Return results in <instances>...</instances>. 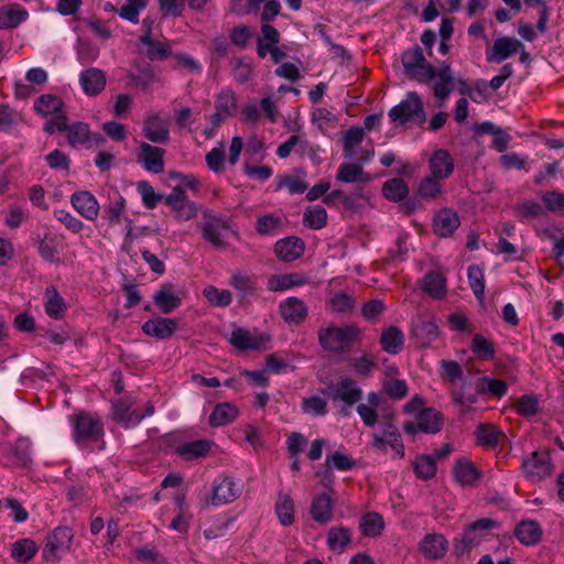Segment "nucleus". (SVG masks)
Instances as JSON below:
<instances>
[{
  "instance_id": "e2e57ef3",
  "label": "nucleus",
  "mask_w": 564,
  "mask_h": 564,
  "mask_svg": "<svg viewBox=\"0 0 564 564\" xmlns=\"http://www.w3.org/2000/svg\"><path fill=\"white\" fill-rule=\"evenodd\" d=\"M145 7V0H127V2L118 10V14L123 20L131 23H138L140 11Z\"/></svg>"
},
{
  "instance_id": "412c9836",
  "label": "nucleus",
  "mask_w": 564,
  "mask_h": 564,
  "mask_svg": "<svg viewBox=\"0 0 564 564\" xmlns=\"http://www.w3.org/2000/svg\"><path fill=\"white\" fill-rule=\"evenodd\" d=\"M311 516L319 524H326L333 520L334 500L329 492L316 496L311 505Z\"/></svg>"
},
{
  "instance_id": "72a5a7b5",
  "label": "nucleus",
  "mask_w": 564,
  "mask_h": 564,
  "mask_svg": "<svg viewBox=\"0 0 564 564\" xmlns=\"http://www.w3.org/2000/svg\"><path fill=\"white\" fill-rule=\"evenodd\" d=\"M327 546L337 554L345 552L346 546L351 543V530L347 527H333L327 533Z\"/></svg>"
},
{
  "instance_id": "8fccbe9b",
  "label": "nucleus",
  "mask_w": 564,
  "mask_h": 564,
  "mask_svg": "<svg viewBox=\"0 0 564 564\" xmlns=\"http://www.w3.org/2000/svg\"><path fill=\"white\" fill-rule=\"evenodd\" d=\"M67 140L70 147L76 148L89 141L90 131L87 123L77 121L73 124H68Z\"/></svg>"
},
{
  "instance_id": "39448f33",
  "label": "nucleus",
  "mask_w": 564,
  "mask_h": 564,
  "mask_svg": "<svg viewBox=\"0 0 564 564\" xmlns=\"http://www.w3.org/2000/svg\"><path fill=\"white\" fill-rule=\"evenodd\" d=\"M322 392L324 394L327 393L328 398L333 401H343L347 408H351L355 403L359 402L362 397L361 389L358 387L357 382L349 377H343L337 382L328 384Z\"/></svg>"
},
{
  "instance_id": "09e8293b",
  "label": "nucleus",
  "mask_w": 564,
  "mask_h": 564,
  "mask_svg": "<svg viewBox=\"0 0 564 564\" xmlns=\"http://www.w3.org/2000/svg\"><path fill=\"white\" fill-rule=\"evenodd\" d=\"M126 209V199L117 194L115 198L110 199L108 205L102 208V218L112 226L119 223L122 213Z\"/></svg>"
},
{
  "instance_id": "2eb2a0df",
  "label": "nucleus",
  "mask_w": 564,
  "mask_h": 564,
  "mask_svg": "<svg viewBox=\"0 0 564 564\" xmlns=\"http://www.w3.org/2000/svg\"><path fill=\"white\" fill-rule=\"evenodd\" d=\"M177 329V322L169 317H154L142 325V332L159 340L171 338Z\"/></svg>"
},
{
  "instance_id": "473e14b6",
  "label": "nucleus",
  "mask_w": 564,
  "mask_h": 564,
  "mask_svg": "<svg viewBox=\"0 0 564 564\" xmlns=\"http://www.w3.org/2000/svg\"><path fill=\"white\" fill-rule=\"evenodd\" d=\"M228 340L241 351L258 350L262 344L261 338L252 336L248 329L240 327L230 333Z\"/></svg>"
},
{
  "instance_id": "ddd939ff",
  "label": "nucleus",
  "mask_w": 564,
  "mask_h": 564,
  "mask_svg": "<svg viewBox=\"0 0 564 564\" xmlns=\"http://www.w3.org/2000/svg\"><path fill=\"white\" fill-rule=\"evenodd\" d=\"M452 474L454 480L462 487H475L482 476L476 465L466 458L454 463Z\"/></svg>"
},
{
  "instance_id": "13d9d810",
  "label": "nucleus",
  "mask_w": 564,
  "mask_h": 564,
  "mask_svg": "<svg viewBox=\"0 0 564 564\" xmlns=\"http://www.w3.org/2000/svg\"><path fill=\"white\" fill-rule=\"evenodd\" d=\"M281 227V218L273 214H268L258 218L256 229L260 235L274 236L279 234Z\"/></svg>"
},
{
  "instance_id": "f704fd0d",
  "label": "nucleus",
  "mask_w": 564,
  "mask_h": 564,
  "mask_svg": "<svg viewBox=\"0 0 564 564\" xmlns=\"http://www.w3.org/2000/svg\"><path fill=\"white\" fill-rule=\"evenodd\" d=\"M422 290L433 299H443L446 294V279L440 272H427L422 279Z\"/></svg>"
},
{
  "instance_id": "4d7b16f0",
  "label": "nucleus",
  "mask_w": 564,
  "mask_h": 564,
  "mask_svg": "<svg viewBox=\"0 0 564 564\" xmlns=\"http://www.w3.org/2000/svg\"><path fill=\"white\" fill-rule=\"evenodd\" d=\"M216 110L231 117L237 111V98L231 89L221 90L216 100Z\"/></svg>"
},
{
  "instance_id": "f257e3e1",
  "label": "nucleus",
  "mask_w": 564,
  "mask_h": 564,
  "mask_svg": "<svg viewBox=\"0 0 564 564\" xmlns=\"http://www.w3.org/2000/svg\"><path fill=\"white\" fill-rule=\"evenodd\" d=\"M360 329L352 324L345 326L329 325L322 327L317 332L321 347L330 352H344L350 349L354 343L359 338Z\"/></svg>"
},
{
  "instance_id": "393cba45",
  "label": "nucleus",
  "mask_w": 564,
  "mask_h": 564,
  "mask_svg": "<svg viewBox=\"0 0 564 564\" xmlns=\"http://www.w3.org/2000/svg\"><path fill=\"white\" fill-rule=\"evenodd\" d=\"M80 85L88 96L99 95L106 86V74L99 68H88L80 73Z\"/></svg>"
},
{
  "instance_id": "7ed1b4c3",
  "label": "nucleus",
  "mask_w": 564,
  "mask_h": 564,
  "mask_svg": "<svg viewBox=\"0 0 564 564\" xmlns=\"http://www.w3.org/2000/svg\"><path fill=\"white\" fill-rule=\"evenodd\" d=\"M495 527H497V522L489 518H481L470 523L464 530L460 538L455 540L454 553L456 556L459 557L478 545Z\"/></svg>"
},
{
  "instance_id": "6e6d98bb",
  "label": "nucleus",
  "mask_w": 564,
  "mask_h": 564,
  "mask_svg": "<svg viewBox=\"0 0 564 564\" xmlns=\"http://www.w3.org/2000/svg\"><path fill=\"white\" fill-rule=\"evenodd\" d=\"M405 74L412 80L420 84H427L436 77V67L425 59L423 63L416 65L414 69H410Z\"/></svg>"
},
{
  "instance_id": "603ef678",
  "label": "nucleus",
  "mask_w": 564,
  "mask_h": 564,
  "mask_svg": "<svg viewBox=\"0 0 564 564\" xmlns=\"http://www.w3.org/2000/svg\"><path fill=\"white\" fill-rule=\"evenodd\" d=\"M467 278L475 296L482 301L485 295L484 270L477 264H471L467 269Z\"/></svg>"
},
{
  "instance_id": "9b49d317",
  "label": "nucleus",
  "mask_w": 564,
  "mask_h": 564,
  "mask_svg": "<svg viewBox=\"0 0 564 564\" xmlns=\"http://www.w3.org/2000/svg\"><path fill=\"white\" fill-rule=\"evenodd\" d=\"M142 134L153 143L166 144L170 140L167 121L159 113L149 115L143 122Z\"/></svg>"
},
{
  "instance_id": "4c0bfd02",
  "label": "nucleus",
  "mask_w": 564,
  "mask_h": 564,
  "mask_svg": "<svg viewBox=\"0 0 564 564\" xmlns=\"http://www.w3.org/2000/svg\"><path fill=\"white\" fill-rule=\"evenodd\" d=\"M229 284L237 291L239 302L248 301L257 291L256 279L241 273L232 274Z\"/></svg>"
},
{
  "instance_id": "0eeeda50",
  "label": "nucleus",
  "mask_w": 564,
  "mask_h": 564,
  "mask_svg": "<svg viewBox=\"0 0 564 564\" xmlns=\"http://www.w3.org/2000/svg\"><path fill=\"white\" fill-rule=\"evenodd\" d=\"M412 337L420 347H427L438 336V325L433 316L419 314L412 319Z\"/></svg>"
},
{
  "instance_id": "f03ea898",
  "label": "nucleus",
  "mask_w": 564,
  "mask_h": 564,
  "mask_svg": "<svg viewBox=\"0 0 564 564\" xmlns=\"http://www.w3.org/2000/svg\"><path fill=\"white\" fill-rule=\"evenodd\" d=\"M388 116L392 122L399 124L408 122L422 124L426 120L423 101L416 91H409L404 100L389 110Z\"/></svg>"
},
{
  "instance_id": "c03bdc74",
  "label": "nucleus",
  "mask_w": 564,
  "mask_h": 564,
  "mask_svg": "<svg viewBox=\"0 0 564 564\" xmlns=\"http://www.w3.org/2000/svg\"><path fill=\"white\" fill-rule=\"evenodd\" d=\"M32 442L28 437L17 440L12 448L13 463L19 467H29L32 464Z\"/></svg>"
},
{
  "instance_id": "37998d69",
  "label": "nucleus",
  "mask_w": 564,
  "mask_h": 564,
  "mask_svg": "<svg viewBox=\"0 0 564 564\" xmlns=\"http://www.w3.org/2000/svg\"><path fill=\"white\" fill-rule=\"evenodd\" d=\"M64 299L59 295L54 286H48L45 290V312L46 314L55 319L63 317L65 311Z\"/></svg>"
},
{
  "instance_id": "bb28decb",
  "label": "nucleus",
  "mask_w": 564,
  "mask_h": 564,
  "mask_svg": "<svg viewBox=\"0 0 564 564\" xmlns=\"http://www.w3.org/2000/svg\"><path fill=\"white\" fill-rule=\"evenodd\" d=\"M171 283H164L153 295V303L163 314H169L181 305V297L173 292Z\"/></svg>"
},
{
  "instance_id": "3c124183",
  "label": "nucleus",
  "mask_w": 564,
  "mask_h": 564,
  "mask_svg": "<svg viewBox=\"0 0 564 564\" xmlns=\"http://www.w3.org/2000/svg\"><path fill=\"white\" fill-rule=\"evenodd\" d=\"M275 512L282 525H290L294 521V503L289 495H280L275 503Z\"/></svg>"
},
{
  "instance_id": "774afa93",
  "label": "nucleus",
  "mask_w": 564,
  "mask_h": 564,
  "mask_svg": "<svg viewBox=\"0 0 564 564\" xmlns=\"http://www.w3.org/2000/svg\"><path fill=\"white\" fill-rule=\"evenodd\" d=\"M542 200L547 210L564 215V193L557 191L545 192Z\"/></svg>"
},
{
  "instance_id": "aec40b11",
  "label": "nucleus",
  "mask_w": 564,
  "mask_h": 564,
  "mask_svg": "<svg viewBox=\"0 0 564 564\" xmlns=\"http://www.w3.org/2000/svg\"><path fill=\"white\" fill-rule=\"evenodd\" d=\"M460 224L456 212L449 208H443L433 219V230L440 237H451Z\"/></svg>"
},
{
  "instance_id": "a19ab883",
  "label": "nucleus",
  "mask_w": 564,
  "mask_h": 564,
  "mask_svg": "<svg viewBox=\"0 0 564 564\" xmlns=\"http://www.w3.org/2000/svg\"><path fill=\"white\" fill-rule=\"evenodd\" d=\"M63 107V100L59 97L51 94H44L40 96L34 102V110L43 117H47L48 115H57L62 111Z\"/></svg>"
},
{
  "instance_id": "6e6552de",
  "label": "nucleus",
  "mask_w": 564,
  "mask_h": 564,
  "mask_svg": "<svg viewBox=\"0 0 564 564\" xmlns=\"http://www.w3.org/2000/svg\"><path fill=\"white\" fill-rule=\"evenodd\" d=\"M74 417V440L76 443L83 441H97L104 433L102 424L90 414L80 413Z\"/></svg>"
},
{
  "instance_id": "a18cd8bd",
  "label": "nucleus",
  "mask_w": 564,
  "mask_h": 564,
  "mask_svg": "<svg viewBox=\"0 0 564 564\" xmlns=\"http://www.w3.org/2000/svg\"><path fill=\"white\" fill-rule=\"evenodd\" d=\"M303 224L314 230L324 228L327 225V212L321 205L308 206L303 214Z\"/></svg>"
},
{
  "instance_id": "a211bd4d",
  "label": "nucleus",
  "mask_w": 564,
  "mask_h": 564,
  "mask_svg": "<svg viewBox=\"0 0 564 564\" xmlns=\"http://www.w3.org/2000/svg\"><path fill=\"white\" fill-rule=\"evenodd\" d=\"M431 176L441 181L448 178L454 171V160L444 149L436 150L429 160Z\"/></svg>"
},
{
  "instance_id": "f3484780",
  "label": "nucleus",
  "mask_w": 564,
  "mask_h": 564,
  "mask_svg": "<svg viewBox=\"0 0 564 564\" xmlns=\"http://www.w3.org/2000/svg\"><path fill=\"white\" fill-rule=\"evenodd\" d=\"M448 541L441 533H429L420 542L421 554L429 560H440L445 556Z\"/></svg>"
},
{
  "instance_id": "680f3d73",
  "label": "nucleus",
  "mask_w": 564,
  "mask_h": 564,
  "mask_svg": "<svg viewBox=\"0 0 564 564\" xmlns=\"http://www.w3.org/2000/svg\"><path fill=\"white\" fill-rule=\"evenodd\" d=\"M301 410L305 414L324 416L327 413V402L318 395L305 398L302 400Z\"/></svg>"
},
{
  "instance_id": "423d86ee",
  "label": "nucleus",
  "mask_w": 564,
  "mask_h": 564,
  "mask_svg": "<svg viewBox=\"0 0 564 564\" xmlns=\"http://www.w3.org/2000/svg\"><path fill=\"white\" fill-rule=\"evenodd\" d=\"M242 492V485L232 477L224 476L213 482L209 502L213 506L228 505L237 500Z\"/></svg>"
},
{
  "instance_id": "7c9ffc66",
  "label": "nucleus",
  "mask_w": 564,
  "mask_h": 564,
  "mask_svg": "<svg viewBox=\"0 0 564 564\" xmlns=\"http://www.w3.org/2000/svg\"><path fill=\"white\" fill-rule=\"evenodd\" d=\"M139 42L145 46L144 55L151 61H165L173 55L172 47L166 42H161L148 36H140Z\"/></svg>"
},
{
  "instance_id": "dca6fc26",
  "label": "nucleus",
  "mask_w": 564,
  "mask_h": 564,
  "mask_svg": "<svg viewBox=\"0 0 564 564\" xmlns=\"http://www.w3.org/2000/svg\"><path fill=\"white\" fill-rule=\"evenodd\" d=\"M70 204L87 220H95L100 209L98 200L88 191L75 192L70 196Z\"/></svg>"
},
{
  "instance_id": "de8ad7c7",
  "label": "nucleus",
  "mask_w": 564,
  "mask_h": 564,
  "mask_svg": "<svg viewBox=\"0 0 564 564\" xmlns=\"http://www.w3.org/2000/svg\"><path fill=\"white\" fill-rule=\"evenodd\" d=\"M443 192V187L441 184V180L433 177L431 175H426L423 177L416 189V194L420 198L432 200L435 199Z\"/></svg>"
},
{
  "instance_id": "e433bc0d",
  "label": "nucleus",
  "mask_w": 564,
  "mask_h": 564,
  "mask_svg": "<svg viewBox=\"0 0 564 564\" xmlns=\"http://www.w3.org/2000/svg\"><path fill=\"white\" fill-rule=\"evenodd\" d=\"M37 553V545L32 539L23 538L11 544L10 555L19 563L30 562Z\"/></svg>"
},
{
  "instance_id": "0e129e2a",
  "label": "nucleus",
  "mask_w": 564,
  "mask_h": 564,
  "mask_svg": "<svg viewBox=\"0 0 564 564\" xmlns=\"http://www.w3.org/2000/svg\"><path fill=\"white\" fill-rule=\"evenodd\" d=\"M518 212V218L524 223L528 219L536 218L543 214V207L540 203L534 200H524L514 206Z\"/></svg>"
},
{
  "instance_id": "2f4dec72",
  "label": "nucleus",
  "mask_w": 564,
  "mask_h": 564,
  "mask_svg": "<svg viewBox=\"0 0 564 564\" xmlns=\"http://www.w3.org/2000/svg\"><path fill=\"white\" fill-rule=\"evenodd\" d=\"M382 349L391 355H397L403 349L404 335L397 326L384 328L380 336Z\"/></svg>"
},
{
  "instance_id": "bf43d9fd",
  "label": "nucleus",
  "mask_w": 564,
  "mask_h": 564,
  "mask_svg": "<svg viewBox=\"0 0 564 564\" xmlns=\"http://www.w3.org/2000/svg\"><path fill=\"white\" fill-rule=\"evenodd\" d=\"M203 295L212 305L219 307L228 306L232 299L228 290H219L214 285L206 286L203 291Z\"/></svg>"
},
{
  "instance_id": "c756f323",
  "label": "nucleus",
  "mask_w": 564,
  "mask_h": 564,
  "mask_svg": "<svg viewBox=\"0 0 564 564\" xmlns=\"http://www.w3.org/2000/svg\"><path fill=\"white\" fill-rule=\"evenodd\" d=\"M237 406L225 402L217 404L208 417V423L213 427H219L232 423L238 417Z\"/></svg>"
},
{
  "instance_id": "052dcab7",
  "label": "nucleus",
  "mask_w": 564,
  "mask_h": 564,
  "mask_svg": "<svg viewBox=\"0 0 564 564\" xmlns=\"http://www.w3.org/2000/svg\"><path fill=\"white\" fill-rule=\"evenodd\" d=\"M37 252L40 257L50 263H58V252L56 249L55 239L53 237L45 236L37 241Z\"/></svg>"
},
{
  "instance_id": "9d476101",
  "label": "nucleus",
  "mask_w": 564,
  "mask_h": 564,
  "mask_svg": "<svg viewBox=\"0 0 564 564\" xmlns=\"http://www.w3.org/2000/svg\"><path fill=\"white\" fill-rule=\"evenodd\" d=\"M523 48V44L516 37L501 36L494 41L491 50H487L486 59L488 63L500 64L511 55Z\"/></svg>"
},
{
  "instance_id": "4468645a",
  "label": "nucleus",
  "mask_w": 564,
  "mask_h": 564,
  "mask_svg": "<svg viewBox=\"0 0 564 564\" xmlns=\"http://www.w3.org/2000/svg\"><path fill=\"white\" fill-rule=\"evenodd\" d=\"M73 539L68 527H57L48 536L43 550L45 561L56 557L57 551L68 550Z\"/></svg>"
},
{
  "instance_id": "5fc2aeb1",
  "label": "nucleus",
  "mask_w": 564,
  "mask_h": 564,
  "mask_svg": "<svg viewBox=\"0 0 564 564\" xmlns=\"http://www.w3.org/2000/svg\"><path fill=\"white\" fill-rule=\"evenodd\" d=\"M471 351L482 360H490L495 357V347L491 341L482 335L476 334L470 344Z\"/></svg>"
},
{
  "instance_id": "f8f14e48",
  "label": "nucleus",
  "mask_w": 564,
  "mask_h": 564,
  "mask_svg": "<svg viewBox=\"0 0 564 564\" xmlns=\"http://www.w3.org/2000/svg\"><path fill=\"white\" fill-rule=\"evenodd\" d=\"M164 149L142 142L137 158L147 171L159 174L164 171Z\"/></svg>"
},
{
  "instance_id": "864d4df0",
  "label": "nucleus",
  "mask_w": 564,
  "mask_h": 564,
  "mask_svg": "<svg viewBox=\"0 0 564 564\" xmlns=\"http://www.w3.org/2000/svg\"><path fill=\"white\" fill-rule=\"evenodd\" d=\"M137 191L142 198L143 205L148 209H154L164 197L163 194L155 193L153 186L147 181L138 182Z\"/></svg>"
},
{
  "instance_id": "b1692460",
  "label": "nucleus",
  "mask_w": 564,
  "mask_h": 564,
  "mask_svg": "<svg viewBox=\"0 0 564 564\" xmlns=\"http://www.w3.org/2000/svg\"><path fill=\"white\" fill-rule=\"evenodd\" d=\"M543 530L535 520H522L514 528V536L523 545L538 544L542 539Z\"/></svg>"
},
{
  "instance_id": "1a4fd4ad",
  "label": "nucleus",
  "mask_w": 564,
  "mask_h": 564,
  "mask_svg": "<svg viewBox=\"0 0 564 564\" xmlns=\"http://www.w3.org/2000/svg\"><path fill=\"white\" fill-rule=\"evenodd\" d=\"M522 468L529 479L540 481L552 474L553 465L549 453L534 452L522 463Z\"/></svg>"
},
{
  "instance_id": "5701e85b",
  "label": "nucleus",
  "mask_w": 564,
  "mask_h": 564,
  "mask_svg": "<svg viewBox=\"0 0 564 564\" xmlns=\"http://www.w3.org/2000/svg\"><path fill=\"white\" fill-rule=\"evenodd\" d=\"M279 310L285 322L296 325L301 324L307 316V307L305 303L293 296L281 302Z\"/></svg>"
},
{
  "instance_id": "a878e982",
  "label": "nucleus",
  "mask_w": 564,
  "mask_h": 564,
  "mask_svg": "<svg viewBox=\"0 0 564 564\" xmlns=\"http://www.w3.org/2000/svg\"><path fill=\"white\" fill-rule=\"evenodd\" d=\"M210 449V441L196 440L177 445L175 447V454L184 460L191 462L207 456Z\"/></svg>"
},
{
  "instance_id": "338daca9",
  "label": "nucleus",
  "mask_w": 564,
  "mask_h": 564,
  "mask_svg": "<svg viewBox=\"0 0 564 564\" xmlns=\"http://www.w3.org/2000/svg\"><path fill=\"white\" fill-rule=\"evenodd\" d=\"M425 61L422 48L415 44L414 46L408 48L402 53L401 62L404 68V73L410 69H414V67Z\"/></svg>"
},
{
  "instance_id": "69168bd1",
  "label": "nucleus",
  "mask_w": 564,
  "mask_h": 564,
  "mask_svg": "<svg viewBox=\"0 0 564 564\" xmlns=\"http://www.w3.org/2000/svg\"><path fill=\"white\" fill-rule=\"evenodd\" d=\"M45 161L50 169L68 173L70 169V159L63 151L55 149L45 155Z\"/></svg>"
},
{
  "instance_id": "ea45409f",
  "label": "nucleus",
  "mask_w": 564,
  "mask_h": 564,
  "mask_svg": "<svg viewBox=\"0 0 564 564\" xmlns=\"http://www.w3.org/2000/svg\"><path fill=\"white\" fill-rule=\"evenodd\" d=\"M359 529L365 536H380L384 529V521L380 513L368 512L359 520Z\"/></svg>"
},
{
  "instance_id": "49530a36",
  "label": "nucleus",
  "mask_w": 564,
  "mask_h": 564,
  "mask_svg": "<svg viewBox=\"0 0 564 564\" xmlns=\"http://www.w3.org/2000/svg\"><path fill=\"white\" fill-rule=\"evenodd\" d=\"M383 196L391 202H400L409 194V187L402 178H391L382 185Z\"/></svg>"
},
{
  "instance_id": "4be33fe9",
  "label": "nucleus",
  "mask_w": 564,
  "mask_h": 564,
  "mask_svg": "<svg viewBox=\"0 0 564 564\" xmlns=\"http://www.w3.org/2000/svg\"><path fill=\"white\" fill-rule=\"evenodd\" d=\"M371 446L382 453L390 446L399 458L404 456V445L399 431L389 433H373Z\"/></svg>"
},
{
  "instance_id": "79ce46f5",
  "label": "nucleus",
  "mask_w": 564,
  "mask_h": 564,
  "mask_svg": "<svg viewBox=\"0 0 564 564\" xmlns=\"http://www.w3.org/2000/svg\"><path fill=\"white\" fill-rule=\"evenodd\" d=\"M415 476L421 480H430L436 475L437 466L432 455H419L412 463Z\"/></svg>"
},
{
  "instance_id": "c85d7f7f",
  "label": "nucleus",
  "mask_w": 564,
  "mask_h": 564,
  "mask_svg": "<svg viewBox=\"0 0 564 564\" xmlns=\"http://www.w3.org/2000/svg\"><path fill=\"white\" fill-rule=\"evenodd\" d=\"M307 283V278L302 273H285L272 275L267 283L271 292H282L294 286H301Z\"/></svg>"
},
{
  "instance_id": "c9c22d12",
  "label": "nucleus",
  "mask_w": 564,
  "mask_h": 564,
  "mask_svg": "<svg viewBox=\"0 0 564 564\" xmlns=\"http://www.w3.org/2000/svg\"><path fill=\"white\" fill-rule=\"evenodd\" d=\"M365 138L364 129L357 126L350 127L343 135V154L346 160H354L357 155V147Z\"/></svg>"
},
{
  "instance_id": "58836bf2",
  "label": "nucleus",
  "mask_w": 564,
  "mask_h": 564,
  "mask_svg": "<svg viewBox=\"0 0 564 564\" xmlns=\"http://www.w3.org/2000/svg\"><path fill=\"white\" fill-rule=\"evenodd\" d=\"M28 12L18 4H10L0 8V28L12 29L25 21Z\"/></svg>"
},
{
  "instance_id": "20e7f679",
  "label": "nucleus",
  "mask_w": 564,
  "mask_h": 564,
  "mask_svg": "<svg viewBox=\"0 0 564 564\" xmlns=\"http://www.w3.org/2000/svg\"><path fill=\"white\" fill-rule=\"evenodd\" d=\"M444 424L443 415L434 408H425L416 415V423L409 421L403 425L406 434L415 435L417 432L425 434L438 433Z\"/></svg>"
},
{
  "instance_id": "6ab92c4d",
  "label": "nucleus",
  "mask_w": 564,
  "mask_h": 564,
  "mask_svg": "<svg viewBox=\"0 0 564 564\" xmlns=\"http://www.w3.org/2000/svg\"><path fill=\"white\" fill-rule=\"evenodd\" d=\"M305 249L304 241L299 237H286L275 242L274 252L280 260L292 262L299 259Z\"/></svg>"
},
{
  "instance_id": "cd10ccee",
  "label": "nucleus",
  "mask_w": 564,
  "mask_h": 564,
  "mask_svg": "<svg viewBox=\"0 0 564 564\" xmlns=\"http://www.w3.org/2000/svg\"><path fill=\"white\" fill-rule=\"evenodd\" d=\"M336 180L344 183H367L370 181V176L364 171L362 165L355 160L352 163L344 162L339 165Z\"/></svg>"
}]
</instances>
